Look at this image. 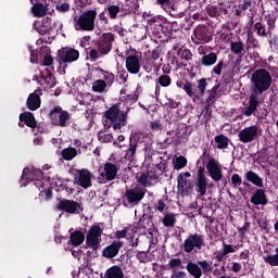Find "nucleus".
<instances>
[{
    "label": "nucleus",
    "mask_w": 278,
    "mask_h": 278,
    "mask_svg": "<svg viewBox=\"0 0 278 278\" xmlns=\"http://www.w3.org/2000/svg\"><path fill=\"white\" fill-rule=\"evenodd\" d=\"M251 203H253L254 205H266L268 203L264 189H258L255 191V193L251 198Z\"/></svg>",
    "instance_id": "nucleus-25"
},
{
    "label": "nucleus",
    "mask_w": 278,
    "mask_h": 278,
    "mask_svg": "<svg viewBox=\"0 0 278 278\" xmlns=\"http://www.w3.org/2000/svg\"><path fill=\"white\" fill-rule=\"evenodd\" d=\"M112 42H114V35L111 33L104 34L98 47L99 53L108 55L109 51H112Z\"/></svg>",
    "instance_id": "nucleus-21"
},
{
    "label": "nucleus",
    "mask_w": 278,
    "mask_h": 278,
    "mask_svg": "<svg viewBox=\"0 0 278 278\" xmlns=\"http://www.w3.org/2000/svg\"><path fill=\"white\" fill-rule=\"evenodd\" d=\"M142 16L147 20L149 29H151L152 34L155 36H157L160 31H166V29H168L170 26L168 20L162 15L153 16L151 12H144Z\"/></svg>",
    "instance_id": "nucleus-4"
},
{
    "label": "nucleus",
    "mask_w": 278,
    "mask_h": 278,
    "mask_svg": "<svg viewBox=\"0 0 278 278\" xmlns=\"http://www.w3.org/2000/svg\"><path fill=\"white\" fill-rule=\"evenodd\" d=\"M175 170H181V168H186L188 164V159L186 156H175L172 162Z\"/></svg>",
    "instance_id": "nucleus-36"
},
{
    "label": "nucleus",
    "mask_w": 278,
    "mask_h": 278,
    "mask_svg": "<svg viewBox=\"0 0 278 278\" xmlns=\"http://www.w3.org/2000/svg\"><path fill=\"white\" fill-rule=\"evenodd\" d=\"M56 12H68V10H71V4H68L67 2H63V3H59L55 7Z\"/></svg>",
    "instance_id": "nucleus-50"
},
{
    "label": "nucleus",
    "mask_w": 278,
    "mask_h": 278,
    "mask_svg": "<svg viewBox=\"0 0 278 278\" xmlns=\"http://www.w3.org/2000/svg\"><path fill=\"white\" fill-rule=\"evenodd\" d=\"M157 3L161 4V7L165 12H170V10H174V11L177 10L175 4L170 3V0H157Z\"/></svg>",
    "instance_id": "nucleus-44"
},
{
    "label": "nucleus",
    "mask_w": 278,
    "mask_h": 278,
    "mask_svg": "<svg viewBox=\"0 0 278 278\" xmlns=\"http://www.w3.org/2000/svg\"><path fill=\"white\" fill-rule=\"evenodd\" d=\"M237 250H238V247H236V245H231V244H227V243L223 244V252L226 255H229V253H236Z\"/></svg>",
    "instance_id": "nucleus-49"
},
{
    "label": "nucleus",
    "mask_w": 278,
    "mask_h": 278,
    "mask_svg": "<svg viewBox=\"0 0 278 278\" xmlns=\"http://www.w3.org/2000/svg\"><path fill=\"white\" fill-rule=\"evenodd\" d=\"M275 254H268L264 256L265 264H269V266H278V248H276Z\"/></svg>",
    "instance_id": "nucleus-40"
},
{
    "label": "nucleus",
    "mask_w": 278,
    "mask_h": 278,
    "mask_svg": "<svg viewBox=\"0 0 278 278\" xmlns=\"http://www.w3.org/2000/svg\"><path fill=\"white\" fill-rule=\"evenodd\" d=\"M111 18H116V14L121 12V8L117 5H111L108 8Z\"/></svg>",
    "instance_id": "nucleus-54"
},
{
    "label": "nucleus",
    "mask_w": 278,
    "mask_h": 278,
    "mask_svg": "<svg viewBox=\"0 0 278 278\" xmlns=\"http://www.w3.org/2000/svg\"><path fill=\"white\" fill-rule=\"evenodd\" d=\"M260 134H262V130L258 126L253 125L245 127L239 132V140L243 143L253 142V140H255Z\"/></svg>",
    "instance_id": "nucleus-13"
},
{
    "label": "nucleus",
    "mask_w": 278,
    "mask_h": 278,
    "mask_svg": "<svg viewBox=\"0 0 278 278\" xmlns=\"http://www.w3.org/2000/svg\"><path fill=\"white\" fill-rule=\"evenodd\" d=\"M42 179V170L31 166L24 168L21 181L22 186H27L29 181H35L36 188L42 190L45 188V179Z\"/></svg>",
    "instance_id": "nucleus-6"
},
{
    "label": "nucleus",
    "mask_w": 278,
    "mask_h": 278,
    "mask_svg": "<svg viewBox=\"0 0 278 278\" xmlns=\"http://www.w3.org/2000/svg\"><path fill=\"white\" fill-rule=\"evenodd\" d=\"M230 270H232V273H240V270H242V264L232 262Z\"/></svg>",
    "instance_id": "nucleus-62"
},
{
    "label": "nucleus",
    "mask_w": 278,
    "mask_h": 278,
    "mask_svg": "<svg viewBox=\"0 0 278 278\" xmlns=\"http://www.w3.org/2000/svg\"><path fill=\"white\" fill-rule=\"evenodd\" d=\"M166 208V204L164 203V201L159 200L157 204H156V210L159 212H164V210Z\"/></svg>",
    "instance_id": "nucleus-64"
},
{
    "label": "nucleus",
    "mask_w": 278,
    "mask_h": 278,
    "mask_svg": "<svg viewBox=\"0 0 278 278\" xmlns=\"http://www.w3.org/2000/svg\"><path fill=\"white\" fill-rule=\"evenodd\" d=\"M74 184L80 186V188H90L92 186V174L88 169H73Z\"/></svg>",
    "instance_id": "nucleus-9"
},
{
    "label": "nucleus",
    "mask_w": 278,
    "mask_h": 278,
    "mask_svg": "<svg viewBox=\"0 0 278 278\" xmlns=\"http://www.w3.org/2000/svg\"><path fill=\"white\" fill-rule=\"evenodd\" d=\"M20 121L22 123H25V125H27V127H30L31 129L36 127V118L34 117V114H31V112H25L20 114Z\"/></svg>",
    "instance_id": "nucleus-31"
},
{
    "label": "nucleus",
    "mask_w": 278,
    "mask_h": 278,
    "mask_svg": "<svg viewBox=\"0 0 278 278\" xmlns=\"http://www.w3.org/2000/svg\"><path fill=\"white\" fill-rule=\"evenodd\" d=\"M245 179L250 181V184H253L257 188H264V180L260 175L255 174V172L250 170L245 174Z\"/></svg>",
    "instance_id": "nucleus-28"
},
{
    "label": "nucleus",
    "mask_w": 278,
    "mask_h": 278,
    "mask_svg": "<svg viewBox=\"0 0 278 278\" xmlns=\"http://www.w3.org/2000/svg\"><path fill=\"white\" fill-rule=\"evenodd\" d=\"M200 268H202V273L207 274L212 270V262L208 261H199L198 262Z\"/></svg>",
    "instance_id": "nucleus-46"
},
{
    "label": "nucleus",
    "mask_w": 278,
    "mask_h": 278,
    "mask_svg": "<svg viewBox=\"0 0 278 278\" xmlns=\"http://www.w3.org/2000/svg\"><path fill=\"white\" fill-rule=\"evenodd\" d=\"M160 86H163V88H168L170 86V76L168 75H162L159 78Z\"/></svg>",
    "instance_id": "nucleus-48"
},
{
    "label": "nucleus",
    "mask_w": 278,
    "mask_h": 278,
    "mask_svg": "<svg viewBox=\"0 0 278 278\" xmlns=\"http://www.w3.org/2000/svg\"><path fill=\"white\" fill-rule=\"evenodd\" d=\"M27 105L28 110L33 112L38 110V108H40V96H38V93H30L27 99Z\"/></svg>",
    "instance_id": "nucleus-32"
},
{
    "label": "nucleus",
    "mask_w": 278,
    "mask_h": 278,
    "mask_svg": "<svg viewBox=\"0 0 278 278\" xmlns=\"http://www.w3.org/2000/svg\"><path fill=\"white\" fill-rule=\"evenodd\" d=\"M101 75H102L105 84L110 88V86H112V84H114L115 76L111 72H105V71H102Z\"/></svg>",
    "instance_id": "nucleus-43"
},
{
    "label": "nucleus",
    "mask_w": 278,
    "mask_h": 278,
    "mask_svg": "<svg viewBox=\"0 0 278 278\" xmlns=\"http://www.w3.org/2000/svg\"><path fill=\"white\" fill-rule=\"evenodd\" d=\"M251 92L253 94H264L268 88H270L273 84V76H270V72L265 68L256 70L251 77Z\"/></svg>",
    "instance_id": "nucleus-2"
},
{
    "label": "nucleus",
    "mask_w": 278,
    "mask_h": 278,
    "mask_svg": "<svg viewBox=\"0 0 278 278\" xmlns=\"http://www.w3.org/2000/svg\"><path fill=\"white\" fill-rule=\"evenodd\" d=\"M56 24L51 20V17H46L41 22L37 21L34 23V28L40 36H47V34H51L53 29H55Z\"/></svg>",
    "instance_id": "nucleus-14"
},
{
    "label": "nucleus",
    "mask_w": 278,
    "mask_h": 278,
    "mask_svg": "<svg viewBox=\"0 0 278 278\" xmlns=\"http://www.w3.org/2000/svg\"><path fill=\"white\" fill-rule=\"evenodd\" d=\"M84 240H86V236L81 231H75L71 235L68 242L72 247H79L84 243Z\"/></svg>",
    "instance_id": "nucleus-33"
},
{
    "label": "nucleus",
    "mask_w": 278,
    "mask_h": 278,
    "mask_svg": "<svg viewBox=\"0 0 278 278\" xmlns=\"http://www.w3.org/2000/svg\"><path fill=\"white\" fill-rule=\"evenodd\" d=\"M260 105V96L257 93L250 94L248 106L243 110L242 114L243 116H253L255 112L257 111V108Z\"/></svg>",
    "instance_id": "nucleus-22"
},
{
    "label": "nucleus",
    "mask_w": 278,
    "mask_h": 278,
    "mask_svg": "<svg viewBox=\"0 0 278 278\" xmlns=\"http://www.w3.org/2000/svg\"><path fill=\"white\" fill-rule=\"evenodd\" d=\"M61 155L63 160H65L66 162H71V160H75V157H77V149L65 148L62 150Z\"/></svg>",
    "instance_id": "nucleus-35"
},
{
    "label": "nucleus",
    "mask_w": 278,
    "mask_h": 278,
    "mask_svg": "<svg viewBox=\"0 0 278 278\" xmlns=\"http://www.w3.org/2000/svg\"><path fill=\"white\" fill-rule=\"evenodd\" d=\"M206 88H207V80L205 78L199 79L198 80V90H199L201 97H203V94H205Z\"/></svg>",
    "instance_id": "nucleus-47"
},
{
    "label": "nucleus",
    "mask_w": 278,
    "mask_h": 278,
    "mask_svg": "<svg viewBox=\"0 0 278 278\" xmlns=\"http://www.w3.org/2000/svg\"><path fill=\"white\" fill-rule=\"evenodd\" d=\"M110 87L103 79H98L92 84L93 92H106Z\"/></svg>",
    "instance_id": "nucleus-37"
},
{
    "label": "nucleus",
    "mask_w": 278,
    "mask_h": 278,
    "mask_svg": "<svg viewBox=\"0 0 278 278\" xmlns=\"http://www.w3.org/2000/svg\"><path fill=\"white\" fill-rule=\"evenodd\" d=\"M96 18L97 11H86L79 16L74 17V29L76 31H92L94 29Z\"/></svg>",
    "instance_id": "nucleus-3"
},
{
    "label": "nucleus",
    "mask_w": 278,
    "mask_h": 278,
    "mask_svg": "<svg viewBox=\"0 0 278 278\" xmlns=\"http://www.w3.org/2000/svg\"><path fill=\"white\" fill-rule=\"evenodd\" d=\"M41 66H53V56L46 54L43 61L40 63Z\"/></svg>",
    "instance_id": "nucleus-51"
},
{
    "label": "nucleus",
    "mask_w": 278,
    "mask_h": 278,
    "mask_svg": "<svg viewBox=\"0 0 278 278\" xmlns=\"http://www.w3.org/2000/svg\"><path fill=\"white\" fill-rule=\"evenodd\" d=\"M176 218H175V214L173 213H168L164 216L163 218V225L165 227H174L175 226V223H176Z\"/></svg>",
    "instance_id": "nucleus-42"
},
{
    "label": "nucleus",
    "mask_w": 278,
    "mask_h": 278,
    "mask_svg": "<svg viewBox=\"0 0 278 278\" xmlns=\"http://www.w3.org/2000/svg\"><path fill=\"white\" fill-rule=\"evenodd\" d=\"M254 27H255L258 36H266V27H264L262 23L257 22L254 25Z\"/></svg>",
    "instance_id": "nucleus-55"
},
{
    "label": "nucleus",
    "mask_w": 278,
    "mask_h": 278,
    "mask_svg": "<svg viewBox=\"0 0 278 278\" xmlns=\"http://www.w3.org/2000/svg\"><path fill=\"white\" fill-rule=\"evenodd\" d=\"M170 278H188V273L184 270L172 271Z\"/></svg>",
    "instance_id": "nucleus-53"
},
{
    "label": "nucleus",
    "mask_w": 278,
    "mask_h": 278,
    "mask_svg": "<svg viewBox=\"0 0 278 278\" xmlns=\"http://www.w3.org/2000/svg\"><path fill=\"white\" fill-rule=\"evenodd\" d=\"M206 170L213 181H220L223 179V169L218 161L211 159L206 165Z\"/></svg>",
    "instance_id": "nucleus-18"
},
{
    "label": "nucleus",
    "mask_w": 278,
    "mask_h": 278,
    "mask_svg": "<svg viewBox=\"0 0 278 278\" xmlns=\"http://www.w3.org/2000/svg\"><path fill=\"white\" fill-rule=\"evenodd\" d=\"M126 68L131 75H138L140 73V56L128 55L126 58Z\"/></svg>",
    "instance_id": "nucleus-24"
},
{
    "label": "nucleus",
    "mask_w": 278,
    "mask_h": 278,
    "mask_svg": "<svg viewBox=\"0 0 278 278\" xmlns=\"http://www.w3.org/2000/svg\"><path fill=\"white\" fill-rule=\"evenodd\" d=\"M150 127L153 131H162V129H163L162 123H160V122H152L150 124Z\"/></svg>",
    "instance_id": "nucleus-60"
},
{
    "label": "nucleus",
    "mask_w": 278,
    "mask_h": 278,
    "mask_svg": "<svg viewBox=\"0 0 278 278\" xmlns=\"http://www.w3.org/2000/svg\"><path fill=\"white\" fill-rule=\"evenodd\" d=\"M50 119L52 125L56 127H66L68 121H71V114L67 111L62 110V106H54L50 111Z\"/></svg>",
    "instance_id": "nucleus-8"
},
{
    "label": "nucleus",
    "mask_w": 278,
    "mask_h": 278,
    "mask_svg": "<svg viewBox=\"0 0 278 278\" xmlns=\"http://www.w3.org/2000/svg\"><path fill=\"white\" fill-rule=\"evenodd\" d=\"M100 142H112L114 136L112 134L99 135Z\"/></svg>",
    "instance_id": "nucleus-58"
},
{
    "label": "nucleus",
    "mask_w": 278,
    "mask_h": 278,
    "mask_svg": "<svg viewBox=\"0 0 278 278\" xmlns=\"http://www.w3.org/2000/svg\"><path fill=\"white\" fill-rule=\"evenodd\" d=\"M195 38V45L200 42H210V37L207 36V28L205 27H198L193 31Z\"/></svg>",
    "instance_id": "nucleus-27"
},
{
    "label": "nucleus",
    "mask_w": 278,
    "mask_h": 278,
    "mask_svg": "<svg viewBox=\"0 0 278 278\" xmlns=\"http://www.w3.org/2000/svg\"><path fill=\"white\" fill-rule=\"evenodd\" d=\"M230 49L235 55H244V43L242 41L231 42Z\"/></svg>",
    "instance_id": "nucleus-39"
},
{
    "label": "nucleus",
    "mask_w": 278,
    "mask_h": 278,
    "mask_svg": "<svg viewBox=\"0 0 278 278\" xmlns=\"http://www.w3.org/2000/svg\"><path fill=\"white\" fill-rule=\"evenodd\" d=\"M138 148H136V146L129 143V147L126 151L125 154V160H127V162H134V157H136V151Z\"/></svg>",
    "instance_id": "nucleus-41"
},
{
    "label": "nucleus",
    "mask_w": 278,
    "mask_h": 278,
    "mask_svg": "<svg viewBox=\"0 0 278 278\" xmlns=\"http://www.w3.org/2000/svg\"><path fill=\"white\" fill-rule=\"evenodd\" d=\"M101 233H103L101 227L93 226L90 228L86 239V244L89 249L97 251L101 247Z\"/></svg>",
    "instance_id": "nucleus-11"
},
{
    "label": "nucleus",
    "mask_w": 278,
    "mask_h": 278,
    "mask_svg": "<svg viewBox=\"0 0 278 278\" xmlns=\"http://www.w3.org/2000/svg\"><path fill=\"white\" fill-rule=\"evenodd\" d=\"M128 102L112 105L103 115L105 129H113L115 134H123L127 127Z\"/></svg>",
    "instance_id": "nucleus-1"
},
{
    "label": "nucleus",
    "mask_w": 278,
    "mask_h": 278,
    "mask_svg": "<svg viewBox=\"0 0 278 278\" xmlns=\"http://www.w3.org/2000/svg\"><path fill=\"white\" fill-rule=\"evenodd\" d=\"M79 60V51L73 48H62L59 50V68L58 72L60 75L66 74V64L71 62H77Z\"/></svg>",
    "instance_id": "nucleus-5"
},
{
    "label": "nucleus",
    "mask_w": 278,
    "mask_h": 278,
    "mask_svg": "<svg viewBox=\"0 0 278 278\" xmlns=\"http://www.w3.org/2000/svg\"><path fill=\"white\" fill-rule=\"evenodd\" d=\"M216 149H227L229 147V138L225 135H219L215 137Z\"/></svg>",
    "instance_id": "nucleus-38"
},
{
    "label": "nucleus",
    "mask_w": 278,
    "mask_h": 278,
    "mask_svg": "<svg viewBox=\"0 0 278 278\" xmlns=\"http://www.w3.org/2000/svg\"><path fill=\"white\" fill-rule=\"evenodd\" d=\"M115 238H116L117 240H121V239H123V238H127V229L117 230V231L115 232Z\"/></svg>",
    "instance_id": "nucleus-63"
},
{
    "label": "nucleus",
    "mask_w": 278,
    "mask_h": 278,
    "mask_svg": "<svg viewBox=\"0 0 278 278\" xmlns=\"http://www.w3.org/2000/svg\"><path fill=\"white\" fill-rule=\"evenodd\" d=\"M190 177H191L190 172L180 173L177 176V182H178L177 190H178V194H181V197L188 194V192L192 190V185L190 184V181H188Z\"/></svg>",
    "instance_id": "nucleus-15"
},
{
    "label": "nucleus",
    "mask_w": 278,
    "mask_h": 278,
    "mask_svg": "<svg viewBox=\"0 0 278 278\" xmlns=\"http://www.w3.org/2000/svg\"><path fill=\"white\" fill-rule=\"evenodd\" d=\"M144 194H147V189L142 187H136L134 189H129L126 191V199L128 203H140L142 199H144Z\"/></svg>",
    "instance_id": "nucleus-19"
},
{
    "label": "nucleus",
    "mask_w": 278,
    "mask_h": 278,
    "mask_svg": "<svg viewBox=\"0 0 278 278\" xmlns=\"http://www.w3.org/2000/svg\"><path fill=\"white\" fill-rule=\"evenodd\" d=\"M203 247V237L201 235H190L184 242L185 253H192L194 249Z\"/></svg>",
    "instance_id": "nucleus-17"
},
{
    "label": "nucleus",
    "mask_w": 278,
    "mask_h": 278,
    "mask_svg": "<svg viewBox=\"0 0 278 278\" xmlns=\"http://www.w3.org/2000/svg\"><path fill=\"white\" fill-rule=\"evenodd\" d=\"M223 66H224L223 61H219L217 65L214 66L213 73H215V75H220V73H223Z\"/></svg>",
    "instance_id": "nucleus-61"
},
{
    "label": "nucleus",
    "mask_w": 278,
    "mask_h": 278,
    "mask_svg": "<svg viewBox=\"0 0 278 278\" xmlns=\"http://www.w3.org/2000/svg\"><path fill=\"white\" fill-rule=\"evenodd\" d=\"M218 55L214 52H210L208 54H205L201 59L202 66H214L215 62H217Z\"/></svg>",
    "instance_id": "nucleus-34"
},
{
    "label": "nucleus",
    "mask_w": 278,
    "mask_h": 278,
    "mask_svg": "<svg viewBox=\"0 0 278 278\" xmlns=\"http://www.w3.org/2000/svg\"><path fill=\"white\" fill-rule=\"evenodd\" d=\"M136 179L139 184H141V186L149 188L151 186H155L160 177L157 176V172L155 169H148L147 172L138 173L136 175Z\"/></svg>",
    "instance_id": "nucleus-10"
},
{
    "label": "nucleus",
    "mask_w": 278,
    "mask_h": 278,
    "mask_svg": "<svg viewBox=\"0 0 278 278\" xmlns=\"http://www.w3.org/2000/svg\"><path fill=\"white\" fill-rule=\"evenodd\" d=\"M43 184L45 186L41 187L42 190H40L39 197H45V199H50L52 191L51 190H55V192H60L61 189L64 188V180H62V178L55 176L52 179L49 178L43 179Z\"/></svg>",
    "instance_id": "nucleus-7"
},
{
    "label": "nucleus",
    "mask_w": 278,
    "mask_h": 278,
    "mask_svg": "<svg viewBox=\"0 0 278 278\" xmlns=\"http://www.w3.org/2000/svg\"><path fill=\"white\" fill-rule=\"evenodd\" d=\"M168 266L172 273H175V270L181 268V258H170V261L168 262Z\"/></svg>",
    "instance_id": "nucleus-45"
},
{
    "label": "nucleus",
    "mask_w": 278,
    "mask_h": 278,
    "mask_svg": "<svg viewBox=\"0 0 278 278\" xmlns=\"http://www.w3.org/2000/svg\"><path fill=\"white\" fill-rule=\"evenodd\" d=\"M195 190L199 192L200 197H205L207 192V177H205V168L199 167L198 169V180L195 182Z\"/></svg>",
    "instance_id": "nucleus-20"
},
{
    "label": "nucleus",
    "mask_w": 278,
    "mask_h": 278,
    "mask_svg": "<svg viewBox=\"0 0 278 278\" xmlns=\"http://www.w3.org/2000/svg\"><path fill=\"white\" fill-rule=\"evenodd\" d=\"M59 212H65L66 214H79L83 208L79 203L74 200L61 199L56 204Z\"/></svg>",
    "instance_id": "nucleus-12"
},
{
    "label": "nucleus",
    "mask_w": 278,
    "mask_h": 278,
    "mask_svg": "<svg viewBox=\"0 0 278 278\" xmlns=\"http://www.w3.org/2000/svg\"><path fill=\"white\" fill-rule=\"evenodd\" d=\"M149 137L144 135V132H135L130 136L129 143L132 144L136 149H138V144H142L147 142Z\"/></svg>",
    "instance_id": "nucleus-30"
},
{
    "label": "nucleus",
    "mask_w": 278,
    "mask_h": 278,
    "mask_svg": "<svg viewBox=\"0 0 278 278\" xmlns=\"http://www.w3.org/2000/svg\"><path fill=\"white\" fill-rule=\"evenodd\" d=\"M251 229V223L245 222L243 227L239 228V236L242 238L244 236V233L248 232V230Z\"/></svg>",
    "instance_id": "nucleus-57"
},
{
    "label": "nucleus",
    "mask_w": 278,
    "mask_h": 278,
    "mask_svg": "<svg viewBox=\"0 0 278 278\" xmlns=\"http://www.w3.org/2000/svg\"><path fill=\"white\" fill-rule=\"evenodd\" d=\"M186 268L189 275H191V277H194V278L203 277V270L201 269V266L199 264L193 263L192 261H189L187 263Z\"/></svg>",
    "instance_id": "nucleus-26"
},
{
    "label": "nucleus",
    "mask_w": 278,
    "mask_h": 278,
    "mask_svg": "<svg viewBox=\"0 0 278 278\" xmlns=\"http://www.w3.org/2000/svg\"><path fill=\"white\" fill-rule=\"evenodd\" d=\"M121 249H123V242L113 241L109 247L103 249L102 255L108 260H112V257H116L118 255V251H121Z\"/></svg>",
    "instance_id": "nucleus-23"
},
{
    "label": "nucleus",
    "mask_w": 278,
    "mask_h": 278,
    "mask_svg": "<svg viewBox=\"0 0 278 278\" xmlns=\"http://www.w3.org/2000/svg\"><path fill=\"white\" fill-rule=\"evenodd\" d=\"M180 58L181 60H192V52H190V50L188 49H185L181 51V54H180Z\"/></svg>",
    "instance_id": "nucleus-59"
},
{
    "label": "nucleus",
    "mask_w": 278,
    "mask_h": 278,
    "mask_svg": "<svg viewBox=\"0 0 278 278\" xmlns=\"http://www.w3.org/2000/svg\"><path fill=\"white\" fill-rule=\"evenodd\" d=\"M118 173V169L116 168V165L112 163H106L104 165L103 172L100 173L98 176V182L99 184H108V181H112L116 178V174Z\"/></svg>",
    "instance_id": "nucleus-16"
},
{
    "label": "nucleus",
    "mask_w": 278,
    "mask_h": 278,
    "mask_svg": "<svg viewBox=\"0 0 278 278\" xmlns=\"http://www.w3.org/2000/svg\"><path fill=\"white\" fill-rule=\"evenodd\" d=\"M231 181L235 188H238V186H242V178L238 174L231 176Z\"/></svg>",
    "instance_id": "nucleus-56"
},
{
    "label": "nucleus",
    "mask_w": 278,
    "mask_h": 278,
    "mask_svg": "<svg viewBox=\"0 0 278 278\" xmlns=\"http://www.w3.org/2000/svg\"><path fill=\"white\" fill-rule=\"evenodd\" d=\"M47 12H49V8L42 3H36L31 7V13L37 18H42V16H47Z\"/></svg>",
    "instance_id": "nucleus-29"
},
{
    "label": "nucleus",
    "mask_w": 278,
    "mask_h": 278,
    "mask_svg": "<svg viewBox=\"0 0 278 278\" xmlns=\"http://www.w3.org/2000/svg\"><path fill=\"white\" fill-rule=\"evenodd\" d=\"M182 90L188 94V97H192L194 91H192V84L190 81H186L182 86Z\"/></svg>",
    "instance_id": "nucleus-52"
}]
</instances>
